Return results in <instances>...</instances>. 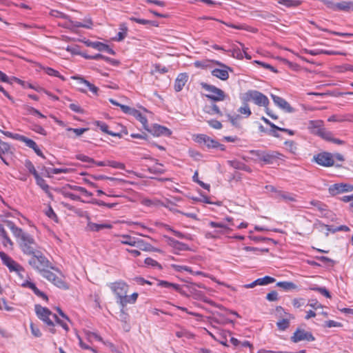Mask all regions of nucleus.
<instances>
[{
    "mask_svg": "<svg viewBox=\"0 0 353 353\" xmlns=\"http://www.w3.org/2000/svg\"><path fill=\"white\" fill-rule=\"evenodd\" d=\"M28 264L42 276L45 274L44 272H48L50 270L59 272L40 250L30 256Z\"/></svg>",
    "mask_w": 353,
    "mask_h": 353,
    "instance_id": "f257e3e1",
    "label": "nucleus"
},
{
    "mask_svg": "<svg viewBox=\"0 0 353 353\" xmlns=\"http://www.w3.org/2000/svg\"><path fill=\"white\" fill-rule=\"evenodd\" d=\"M17 239L19 240L20 248L24 254L32 256L36 252L39 251L37 243L30 234L23 232Z\"/></svg>",
    "mask_w": 353,
    "mask_h": 353,
    "instance_id": "f03ea898",
    "label": "nucleus"
},
{
    "mask_svg": "<svg viewBox=\"0 0 353 353\" xmlns=\"http://www.w3.org/2000/svg\"><path fill=\"white\" fill-rule=\"evenodd\" d=\"M241 99L243 102L252 101L256 105L263 107L268 106L270 103L268 98L265 94L254 90H250L246 92Z\"/></svg>",
    "mask_w": 353,
    "mask_h": 353,
    "instance_id": "7ed1b4c3",
    "label": "nucleus"
},
{
    "mask_svg": "<svg viewBox=\"0 0 353 353\" xmlns=\"http://www.w3.org/2000/svg\"><path fill=\"white\" fill-rule=\"evenodd\" d=\"M201 85L202 88L210 93L205 94L208 99L213 101H221L225 99L226 94L221 89L204 82L201 83Z\"/></svg>",
    "mask_w": 353,
    "mask_h": 353,
    "instance_id": "20e7f679",
    "label": "nucleus"
},
{
    "mask_svg": "<svg viewBox=\"0 0 353 353\" xmlns=\"http://www.w3.org/2000/svg\"><path fill=\"white\" fill-rule=\"evenodd\" d=\"M321 121H310L308 128L311 130L312 133L317 134L325 140L331 141L332 139V132L321 128Z\"/></svg>",
    "mask_w": 353,
    "mask_h": 353,
    "instance_id": "39448f33",
    "label": "nucleus"
},
{
    "mask_svg": "<svg viewBox=\"0 0 353 353\" xmlns=\"http://www.w3.org/2000/svg\"><path fill=\"white\" fill-rule=\"evenodd\" d=\"M35 312L39 319L43 321L49 327H54L53 321L50 319V316L53 317L52 312L47 307H42L40 305H35Z\"/></svg>",
    "mask_w": 353,
    "mask_h": 353,
    "instance_id": "423d86ee",
    "label": "nucleus"
},
{
    "mask_svg": "<svg viewBox=\"0 0 353 353\" xmlns=\"http://www.w3.org/2000/svg\"><path fill=\"white\" fill-rule=\"evenodd\" d=\"M212 63L214 64L220 66L221 68H215L212 70L211 74L214 77L219 78L222 81H226L229 78L228 70L232 71V69L226 65L225 64L216 60H212Z\"/></svg>",
    "mask_w": 353,
    "mask_h": 353,
    "instance_id": "0eeeda50",
    "label": "nucleus"
},
{
    "mask_svg": "<svg viewBox=\"0 0 353 353\" xmlns=\"http://www.w3.org/2000/svg\"><path fill=\"white\" fill-rule=\"evenodd\" d=\"M290 340L293 343H299L302 341L310 342L315 341V337L312 332L306 331L304 329L297 328L290 337Z\"/></svg>",
    "mask_w": 353,
    "mask_h": 353,
    "instance_id": "6e6552de",
    "label": "nucleus"
},
{
    "mask_svg": "<svg viewBox=\"0 0 353 353\" xmlns=\"http://www.w3.org/2000/svg\"><path fill=\"white\" fill-rule=\"evenodd\" d=\"M110 288L119 300L128 292L129 285L123 281H119L110 284Z\"/></svg>",
    "mask_w": 353,
    "mask_h": 353,
    "instance_id": "1a4fd4ad",
    "label": "nucleus"
},
{
    "mask_svg": "<svg viewBox=\"0 0 353 353\" xmlns=\"http://www.w3.org/2000/svg\"><path fill=\"white\" fill-rule=\"evenodd\" d=\"M0 258L3 263L6 265L10 272H20L23 271V268L14 261L11 257L3 252H0Z\"/></svg>",
    "mask_w": 353,
    "mask_h": 353,
    "instance_id": "9d476101",
    "label": "nucleus"
},
{
    "mask_svg": "<svg viewBox=\"0 0 353 353\" xmlns=\"http://www.w3.org/2000/svg\"><path fill=\"white\" fill-rule=\"evenodd\" d=\"M328 191L332 196H335L339 194L353 191V185L343 183H335L329 187Z\"/></svg>",
    "mask_w": 353,
    "mask_h": 353,
    "instance_id": "9b49d317",
    "label": "nucleus"
},
{
    "mask_svg": "<svg viewBox=\"0 0 353 353\" xmlns=\"http://www.w3.org/2000/svg\"><path fill=\"white\" fill-rule=\"evenodd\" d=\"M315 161L320 165L330 167L334 165L333 156L330 152H321L314 157Z\"/></svg>",
    "mask_w": 353,
    "mask_h": 353,
    "instance_id": "f8f14e48",
    "label": "nucleus"
},
{
    "mask_svg": "<svg viewBox=\"0 0 353 353\" xmlns=\"http://www.w3.org/2000/svg\"><path fill=\"white\" fill-rule=\"evenodd\" d=\"M43 278L53 283L55 286L61 289H68V284L62 279V278L57 276L55 274L52 272L50 270L48 272H44Z\"/></svg>",
    "mask_w": 353,
    "mask_h": 353,
    "instance_id": "ddd939ff",
    "label": "nucleus"
},
{
    "mask_svg": "<svg viewBox=\"0 0 353 353\" xmlns=\"http://www.w3.org/2000/svg\"><path fill=\"white\" fill-rule=\"evenodd\" d=\"M146 130L156 137H170L172 134V131L169 128L157 123L148 126Z\"/></svg>",
    "mask_w": 353,
    "mask_h": 353,
    "instance_id": "4468645a",
    "label": "nucleus"
},
{
    "mask_svg": "<svg viewBox=\"0 0 353 353\" xmlns=\"http://www.w3.org/2000/svg\"><path fill=\"white\" fill-rule=\"evenodd\" d=\"M197 288H204V286L203 284H196V283H190L189 286H188L190 296H193L194 299L197 300H201L205 301V296L204 293L199 290Z\"/></svg>",
    "mask_w": 353,
    "mask_h": 353,
    "instance_id": "2eb2a0df",
    "label": "nucleus"
},
{
    "mask_svg": "<svg viewBox=\"0 0 353 353\" xmlns=\"http://www.w3.org/2000/svg\"><path fill=\"white\" fill-rule=\"evenodd\" d=\"M271 98L272 99L275 105L280 108L283 109L287 112L291 113L294 112V109L290 105V103L283 98L271 94Z\"/></svg>",
    "mask_w": 353,
    "mask_h": 353,
    "instance_id": "dca6fc26",
    "label": "nucleus"
},
{
    "mask_svg": "<svg viewBox=\"0 0 353 353\" xmlns=\"http://www.w3.org/2000/svg\"><path fill=\"white\" fill-rule=\"evenodd\" d=\"M284 156L277 151H264L262 161L265 164H272L277 159H281Z\"/></svg>",
    "mask_w": 353,
    "mask_h": 353,
    "instance_id": "f3484780",
    "label": "nucleus"
},
{
    "mask_svg": "<svg viewBox=\"0 0 353 353\" xmlns=\"http://www.w3.org/2000/svg\"><path fill=\"white\" fill-rule=\"evenodd\" d=\"M194 141L199 144H203L208 149L215 148V145L216 144V140L212 139L208 135L203 134L196 135Z\"/></svg>",
    "mask_w": 353,
    "mask_h": 353,
    "instance_id": "a211bd4d",
    "label": "nucleus"
},
{
    "mask_svg": "<svg viewBox=\"0 0 353 353\" xmlns=\"http://www.w3.org/2000/svg\"><path fill=\"white\" fill-rule=\"evenodd\" d=\"M189 77L187 73H180L174 82V88L176 92H180L183 90L184 85L188 81Z\"/></svg>",
    "mask_w": 353,
    "mask_h": 353,
    "instance_id": "6ab92c4d",
    "label": "nucleus"
},
{
    "mask_svg": "<svg viewBox=\"0 0 353 353\" xmlns=\"http://www.w3.org/2000/svg\"><path fill=\"white\" fill-rule=\"evenodd\" d=\"M310 204L316 208L324 216L329 217L332 214L331 211L327 209V206L321 201L313 200L310 201Z\"/></svg>",
    "mask_w": 353,
    "mask_h": 353,
    "instance_id": "aec40b11",
    "label": "nucleus"
},
{
    "mask_svg": "<svg viewBox=\"0 0 353 353\" xmlns=\"http://www.w3.org/2000/svg\"><path fill=\"white\" fill-rule=\"evenodd\" d=\"M112 228V225L110 224L102 223L98 224L95 223H92L90 220L88 221L87 226L85 228L86 230L93 231V232H99L103 229H110Z\"/></svg>",
    "mask_w": 353,
    "mask_h": 353,
    "instance_id": "412c9836",
    "label": "nucleus"
},
{
    "mask_svg": "<svg viewBox=\"0 0 353 353\" xmlns=\"http://www.w3.org/2000/svg\"><path fill=\"white\" fill-rule=\"evenodd\" d=\"M37 184L47 194L50 198H52V194L50 192L49 185L46 183V181L38 174L34 177Z\"/></svg>",
    "mask_w": 353,
    "mask_h": 353,
    "instance_id": "4be33fe9",
    "label": "nucleus"
},
{
    "mask_svg": "<svg viewBox=\"0 0 353 353\" xmlns=\"http://www.w3.org/2000/svg\"><path fill=\"white\" fill-rule=\"evenodd\" d=\"M228 163L234 169L244 170V171H246L248 172H251V169L249 166H248L244 163L239 161L238 160L228 161Z\"/></svg>",
    "mask_w": 353,
    "mask_h": 353,
    "instance_id": "5701e85b",
    "label": "nucleus"
},
{
    "mask_svg": "<svg viewBox=\"0 0 353 353\" xmlns=\"http://www.w3.org/2000/svg\"><path fill=\"white\" fill-rule=\"evenodd\" d=\"M276 285L285 291H291L298 289V286L292 281H279Z\"/></svg>",
    "mask_w": 353,
    "mask_h": 353,
    "instance_id": "b1692460",
    "label": "nucleus"
},
{
    "mask_svg": "<svg viewBox=\"0 0 353 353\" xmlns=\"http://www.w3.org/2000/svg\"><path fill=\"white\" fill-rule=\"evenodd\" d=\"M276 197L278 199H281L286 202H294L296 201V197L295 195L287 192L279 190L277 192V196Z\"/></svg>",
    "mask_w": 353,
    "mask_h": 353,
    "instance_id": "393cba45",
    "label": "nucleus"
},
{
    "mask_svg": "<svg viewBox=\"0 0 353 353\" xmlns=\"http://www.w3.org/2000/svg\"><path fill=\"white\" fill-rule=\"evenodd\" d=\"M5 223L6 226L12 231L14 236L17 238L24 231L17 226L15 225V224L11 221H5Z\"/></svg>",
    "mask_w": 353,
    "mask_h": 353,
    "instance_id": "a878e982",
    "label": "nucleus"
},
{
    "mask_svg": "<svg viewBox=\"0 0 353 353\" xmlns=\"http://www.w3.org/2000/svg\"><path fill=\"white\" fill-rule=\"evenodd\" d=\"M95 123H96L97 126H98L102 132H103L109 135H111L112 137H121L119 133H115L112 131H109L108 125L105 123H104L103 121H97L95 122Z\"/></svg>",
    "mask_w": 353,
    "mask_h": 353,
    "instance_id": "bb28decb",
    "label": "nucleus"
},
{
    "mask_svg": "<svg viewBox=\"0 0 353 353\" xmlns=\"http://www.w3.org/2000/svg\"><path fill=\"white\" fill-rule=\"evenodd\" d=\"M121 243L125 245H129L131 246H135L137 244L142 243V241H136L134 237L129 235H122Z\"/></svg>",
    "mask_w": 353,
    "mask_h": 353,
    "instance_id": "cd10ccee",
    "label": "nucleus"
},
{
    "mask_svg": "<svg viewBox=\"0 0 353 353\" xmlns=\"http://www.w3.org/2000/svg\"><path fill=\"white\" fill-rule=\"evenodd\" d=\"M129 19L132 21H134L142 25H150L154 27H157L159 26L158 22L156 21H150L143 19L136 18L134 17H130Z\"/></svg>",
    "mask_w": 353,
    "mask_h": 353,
    "instance_id": "c85d7f7f",
    "label": "nucleus"
},
{
    "mask_svg": "<svg viewBox=\"0 0 353 353\" xmlns=\"http://www.w3.org/2000/svg\"><path fill=\"white\" fill-rule=\"evenodd\" d=\"M132 115L138 121H139L143 125V128L146 130V128L148 127L147 118L136 109Z\"/></svg>",
    "mask_w": 353,
    "mask_h": 353,
    "instance_id": "c756f323",
    "label": "nucleus"
},
{
    "mask_svg": "<svg viewBox=\"0 0 353 353\" xmlns=\"http://www.w3.org/2000/svg\"><path fill=\"white\" fill-rule=\"evenodd\" d=\"M73 79H79V82L81 83H83L85 85H86V87L94 94H97V92L99 90L98 88L96 87L94 84L91 83L90 82H89L88 81L81 78V77H74Z\"/></svg>",
    "mask_w": 353,
    "mask_h": 353,
    "instance_id": "7c9ffc66",
    "label": "nucleus"
},
{
    "mask_svg": "<svg viewBox=\"0 0 353 353\" xmlns=\"http://www.w3.org/2000/svg\"><path fill=\"white\" fill-rule=\"evenodd\" d=\"M278 3L288 8H295L301 5V1L299 0H278Z\"/></svg>",
    "mask_w": 353,
    "mask_h": 353,
    "instance_id": "2f4dec72",
    "label": "nucleus"
},
{
    "mask_svg": "<svg viewBox=\"0 0 353 353\" xmlns=\"http://www.w3.org/2000/svg\"><path fill=\"white\" fill-rule=\"evenodd\" d=\"M26 146L29 147L30 148H32L38 156L41 157L43 159H46V157L43 154L42 151L39 149L36 142L34 141L33 140L30 139Z\"/></svg>",
    "mask_w": 353,
    "mask_h": 353,
    "instance_id": "473e14b6",
    "label": "nucleus"
},
{
    "mask_svg": "<svg viewBox=\"0 0 353 353\" xmlns=\"http://www.w3.org/2000/svg\"><path fill=\"white\" fill-rule=\"evenodd\" d=\"M205 112L210 114H216L219 116H222L223 113L220 110L219 106L216 104H213L210 106H205Z\"/></svg>",
    "mask_w": 353,
    "mask_h": 353,
    "instance_id": "72a5a7b5",
    "label": "nucleus"
},
{
    "mask_svg": "<svg viewBox=\"0 0 353 353\" xmlns=\"http://www.w3.org/2000/svg\"><path fill=\"white\" fill-rule=\"evenodd\" d=\"M275 281L276 280L274 278L270 276H265L263 278H259L256 279L258 285H266L275 282Z\"/></svg>",
    "mask_w": 353,
    "mask_h": 353,
    "instance_id": "f704fd0d",
    "label": "nucleus"
},
{
    "mask_svg": "<svg viewBox=\"0 0 353 353\" xmlns=\"http://www.w3.org/2000/svg\"><path fill=\"white\" fill-rule=\"evenodd\" d=\"M117 303H119L121 307L124 308L127 304H134L132 301L130 296H128L127 294H124L123 296L119 300H117Z\"/></svg>",
    "mask_w": 353,
    "mask_h": 353,
    "instance_id": "c9c22d12",
    "label": "nucleus"
},
{
    "mask_svg": "<svg viewBox=\"0 0 353 353\" xmlns=\"http://www.w3.org/2000/svg\"><path fill=\"white\" fill-rule=\"evenodd\" d=\"M278 329L281 331H285L290 327V318L282 319L276 323Z\"/></svg>",
    "mask_w": 353,
    "mask_h": 353,
    "instance_id": "e433bc0d",
    "label": "nucleus"
},
{
    "mask_svg": "<svg viewBox=\"0 0 353 353\" xmlns=\"http://www.w3.org/2000/svg\"><path fill=\"white\" fill-rule=\"evenodd\" d=\"M285 145L287 148V150H289L292 154H296L297 153V144L293 141H286L284 143Z\"/></svg>",
    "mask_w": 353,
    "mask_h": 353,
    "instance_id": "4c0bfd02",
    "label": "nucleus"
},
{
    "mask_svg": "<svg viewBox=\"0 0 353 353\" xmlns=\"http://www.w3.org/2000/svg\"><path fill=\"white\" fill-rule=\"evenodd\" d=\"M62 194L63 195L64 197H66V198H69L73 201H81V202H85L84 201H83L81 197L77 194H73L72 192L67 190L66 189H64L63 191H62Z\"/></svg>",
    "mask_w": 353,
    "mask_h": 353,
    "instance_id": "58836bf2",
    "label": "nucleus"
},
{
    "mask_svg": "<svg viewBox=\"0 0 353 353\" xmlns=\"http://www.w3.org/2000/svg\"><path fill=\"white\" fill-rule=\"evenodd\" d=\"M68 187L72 190L79 192L86 196H91L92 195V194L88 192L85 188L74 185H68Z\"/></svg>",
    "mask_w": 353,
    "mask_h": 353,
    "instance_id": "ea45409f",
    "label": "nucleus"
},
{
    "mask_svg": "<svg viewBox=\"0 0 353 353\" xmlns=\"http://www.w3.org/2000/svg\"><path fill=\"white\" fill-rule=\"evenodd\" d=\"M210 225L212 227V228H221V232L223 234H226L228 233L230 229L225 224L222 223H216V222H214V221H211L210 223Z\"/></svg>",
    "mask_w": 353,
    "mask_h": 353,
    "instance_id": "a19ab883",
    "label": "nucleus"
},
{
    "mask_svg": "<svg viewBox=\"0 0 353 353\" xmlns=\"http://www.w3.org/2000/svg\"><path fill=\"white\" fill-rule=\"evenodd\" d=\"M70 22L75 28H85L90 29V28H92V21L91 20V19H88V25L83 24V23L79 22V21H73L72 20H70Z\"/></svg>",
    "mask_w": 353,
    "mask_h": 353,
    "instance_id": "79ce46f5",
    "label": "nucleus"
},
{
    "mask_svg": "<svg viewBox=\"0 0 353 353\" xmlns=\"http://www.w3.org/2000/svg\"><path fill=\"white\" fill-rule=\"evenodd\" d=\"M120 30L121 31L117 34V37L116 38V40L118 41H123L127 35L128 28L125 24H121L120 26Z\"/></svg>",
    "mask_w": 353,
    "mask_h": 353,
    "instance_id": "37998d69",
    "label": "nucleus"
},
{
    "mask_svg": "<svg viewBox=\"0 0 353 353\" xmlns=\"http://www.w3.org/2000/svg\"><path fill=\"white\" fill-rule=\"evenodd\" d=\"M238 112L241 114H245L246 117H250L252 114L248 102H243V105L238 109Z\"/></svg>",
    "mask_w": 353,
    "mask_h": 353,
    "instance_id": "c03bdc74",
    "label": "nucleus"
},
{
    "mask_svg": "<svg viewBox=\"0 0 353 353\" xmlns=\"http://www.w3.org/2000/svg\"><path fill=\"white\" fill-rule=\"evenodd\" d=\"M10 150V145L4 141L0 140V157L5 154H8Z\"/></svg>",
    "mask_w": 353,
    "mask_h": 353,
    "instance_id": "a18cd8bd",
    "label": "nucleus"
},
{
    "mask_svg": "<svg viewBox=\"0 0 353 353\" xmlns=\"http://www.w3.org/2000/svg\"><path fill=\"white\" fill-rule=\"evenodd\" d=\"M316 28H318L321 30L329 32L334 35H337V36H341V37H352L353 36V34H350V33L339 32L329 30L328 29H326V28H321L320 27H319L317 26H316Z\"/></svg>",
    "mask_w": 353,
    "mask_h": 353,
    "instance_id": "49530a36",
    "label": "nucleus"
},
{
    "mask_svg": "<svg viewBox=\"0 0 353 353\" xmlns=\"http://www.w3.org/2000/svg\"><path fill=\"white\" fill-rule=\"evenodd\" d=\"M25 167L28 169V170L31 173L34 177L37 176L39 173L36 170L33 163L28 159L25 161Z\"/></svg>",
    "mask_w": 353,
    "mask_h": 353,
    "instance_id": "de8ad7c7",
    "label": "nucleus"
},
{
    "mask_svg": "<svg viewBox=\"0 0 353 353\" xmlns=\"http://www.w3.org/2000/svg\"><path fill=\"white\" fill-rule=\"evenodd\" d=\"M145 263L148 266H152L153 268H157L159 270L162 269V266L161 264H159L157 261L154 260L152 258L148 257L145 259L144 261Z\"/></svg>",
    "mask_w": 353,
    "mask_h": 353,
    "instance_id": "09e8293b",
    "label": "nucleus"
},
{
    "mask_svg": "<svg viewBox=\"0 0 353 353\" xmlns=\"http://www.w3.org/2000/svg\"><path fill=\"white\" fill-rule=\"evenodd\" d=\"M310 290L318 292L327 298H331L330 292L325 288L315 286L310 288Z\"/></svg>",
    "mask_w": 353,
    "mask_h": 353,
    "instance_id": "8fccbe9b",
    "label": "nucleus"
},
{
    "mask_svg": "<svg viewBox=\"0 0 353 353\" xmlns=\"http://www.w3.org/2000/svg\"><path fill=\"white\" fill-rule=\"evenodd\" d=\"M30 129L34 132L39 133L41 135L46 136L47 134L46 130L40 125L33 123L32 124Z\"/></svg>",
    "mask_w": 353,
    "mask_h": 353,
    "instance_id": "3c124183",
    "label": "nucleus"
},
{
    "mask_svg": "<svg viewBox=\"0 0 353 353\" xmlns=\"http://www.w3.org/2000/svg\"><path fill=\"white\" fill-rule=\"evenodd\" d=\"M244 250L246 251H252L255 252L256 254L259 253H267L269 252V249L268 248H258L254 247L246 246L244 248Z\"/></svg>",
    "mask_w": 353,
    "mask_h": 353,
    "instance_id": "603ef678",
    "label": "nucleus"
},
{
    "mask_svg": "<svg viewBox=\"0 0 353 353\" xmlns=\"http://www.w3.org/2000/svg\"><path fill=\"white\" fill-rule=\"evenodd\" d=\"M108 166L120 170H125V168L124 163L115 161H108Z\"/></svg>",
    "mask_w": 353,
    "mask_h": 353,
    "instance_id": "864d4df0",
    "label": "nucleus"
},
{
    "mask_svg": "<svg viewBox=\"0 0 353 353\" xmlns=\"http://www.w3.org/2000/svg\"><path fill=\"white\" fill-rule=\"evenodd\" d=\"M46 215L54 221L58 222V217L50 205L48 206V210L46 211Z\"/></svg>",
    "mask_w": 353,
    "mask_h": 353,
    "instance_id": "5fc2aeb1",
    "label": "nucleus"
},
{
    "mask_svg": "<svg viewBox=\"0 0 353 353\" xmlns=\"http://www.w3.org/2000/svg\"><path fill=\"white\" fill-rule=\"evenodd\" d=\"M76 159L81 161H83V162H86V163H95V161L86 156V155H84L83 154H78L76 155Z\"/></svg>",
    "mask_w": 353,
    "mask_h": 353,
    "instance_id": "6e6d98bb",
    "label": "nucleus"
},
{
    "mask_svg": "<svg viewBox=\"0 0 353 353\" xmlns=\"http://www.w3.org/2000/svg\"><path fill=\"white\" fill-rule=\"evenodd\" d=\"M212 62V61L210 60H205V61H196L194 63V65L196 68H207L210 66L209 63Z\"/></svg>",
    "mask_w": 353,
    "mask_h": 353,
    "instance_id": "4d7b16f0",
    "label": "nucleus"
},
{
    "mask_svg": "<svg viewBox=\"0 0 353 353\" xmlns=\"http://www.w3.org/2000/svg\"><path fill=\"white\" fill-rule=\"evenodd\" d=\"M12 139L23 142L26 143V145H27V143H28V141L30 139L23 135H21L19 134H14V133L12 134Z\"/></svg>",
    "mask_w": 353,
    "mask_h": 353,
    "instance_id": "13d9d810",
    "label": "nucleus"
},
{
    "mask_svg": "<svg viewBox=\"0 0 353 353\" xmlns=\"http://www.w3.org/2000/svg\"><path fill=\"white\" fill-rule=\"evenodd\" d=\"M249 152H250V154H251L252 155L254 156L256 158L255 159V161H257V160L262 161V157H263L264 150H250Z\"/></svg>",
    "mask_w": 353,
    "mask_h": 353,
    "instance_id": "bf43d9fd",
    "label": "nucleus"
},
{
    "mask_svg": "<svg viewBox=\"0 0 353 353\" xmlns=\"http://www.w3.org/2000/svg\"><path fill=\"white\" fill-rule=\"evenodd\" d=\"M45 72L46 74H48L50 76L57 77L61 78L62 79H64L63 77H62L58 71L54 70L53 68L48 67V68H45Z\"/></svg>",
    "mask_w": 353,
    "mask_h": 353,
    "instance_id": "052dcab7",
    "label": "nucleus"
},
{
    "mask_svg": "<svg viewBox=\"0 0 353 353\" xmlns=\"http://www.w3.org/2000/svg\"><path fill=\"white\" fill-rule=\"evenodd\" d=\"M254 63H256L258 65H261L264 68L269 69L270 70L272 71L273 72H275V73L278 72V70L274 66H272L268 63H264V62H262L260 61H255Z\"/></svg>",
    "mask_w": 353,
    "mask_h": 353,
    "instance_id": "680f3d73",
    "label": "nucleus"
},
{
    "mask_svg": "<svg viewBox=\"0 0 353 353\" xmlns=\"http://www.w3.org/2000/svg\"><path fill=\"white\" fill-rule=\"evenodd\" d=\"M30 330L34 336L40 337L41 336V332L39 328L37 326H36L33 323H30Z\"/></svg>",
    "mask_w": 353,
    "mask_h": 353,
    "instance_id": "e2e57ef3",
    "label": "nucleus"
},
{
    "mask_svg": "<svg viewBox=\"0 0 353 353\" xmlns=\"http://www.w3.org/2000/svg\"><path fill=\"white\" fill-rule=\"evenodd\" d=\"M232 57L238 59H242L243 58V54L241 52L239 48H234L232 50Z\"/></svg>",
    "mask_w": 353,
    "mask_h": 353,
    "instance_id": "0e129e2a",
    "label": "nucleus"
},
{
    "mask_svg": "<svg viewBox=\"0 0 353 353\" xmlns=\"http://www.w3.org/2000/svg\"><path fill=\"white\" fill-rule=\"evenodd\" d=\"M26 110L31 114L37 115L40 118H46L45 115H43L42 113H41L38 110L35 109L34 108L28 106L26 108Z\"/></svg>",
    "mask_w": 353,
    "mask_h": 353,
    "instance_id": "69168bd1",
    "label": "nucleus"
},
{
    "mask_svg": "<svg viewBox=\"0 0 353 353\" xmlns=\"http://www.w3.org/2000/svg\"><path fill=\"white\" fill-rule=\"evenodd\" d=\"M267 300L269 301H275L278 300V293L275 290L269 292L266 296Z\"/></svg>",
    "mask_w": 353,
    "mask_h": 353,
    "instance_id": "338daca9",
    "label": "nucleus"
},
{
    "mask_svg": "<svg viewBox=\"0 0 353 353\" xmlns=\"http://www.w3.org/2000/svg\"><path fill=\"white\" fill-rule=\"evenodd\" d=\"M208 123L210 127H212L214 129L219 130L222 128L221 123L217 120L212 119V120L208 121Z\"/></svg>",
    "mask_w": 353,
    "mask_h": 353,
    "instance_id": "774afa93",
    "label": "nucleus"
}]
</instances>
